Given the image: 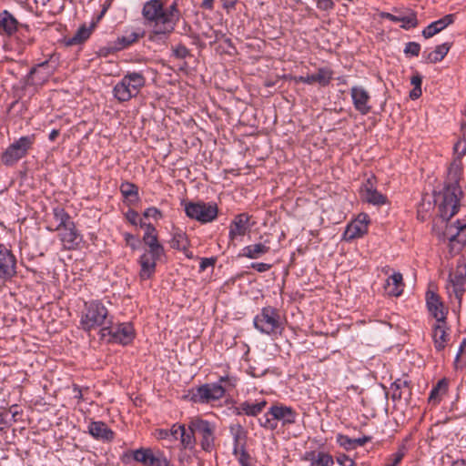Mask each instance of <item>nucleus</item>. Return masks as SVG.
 I'll return each instance as SVG.
<instances>
[{
	"label": "nucleus",
	"instance_id": "54",
	"mask_svg": "<svg viewBox=\"0 0 466 466\" xmlns=\"http://www.w3.org/2000/svg\"><path fill=\"white\" fill-rule=\"evenodd\" d=\"M421 76L419 74L412 76L410 83L414 87H421Z\"/></svg>",
	"mask_w": 466,
	"mask_h": 466
},
{
	"label": "nucleus",
	"instance_id": "48",
	"mask_svg": "<svg viewBox=\"0 0 466 466\" xmlns=\"http://www.w3.org/2000/svg\"><path fill=\"white\" fill-rule=\"evenodd\" d=\"M274 419H269L268 417H265L264 420H260V425L268 430H275L278 426L277 422Z\"/></svg>",
	"mask_w": 466,
	"mask_h": 466
},
{
	"label": "nucleus",
	"instance_id": "3",
	"mask_svg": "<svg viewBox=\"0 0 466 466\" xmlns=\"http://www.w3.org/2000/svg\"><path fill=\"white\" fill-rule=\"evenodd\" d=\"M145 77L142 74L133 72L127 74L122 80L114 87L115 97L126 102L131 97L137 96L140 89L145 86Z\"/></svg>",
	"mask_w": 466,
	"mask_h": 466
},
{
	"label": "nucleus",
	"instance_id": "19",
	"mask_svg": "<svg viewBox=\"0 0 466 466\" xmlns=\"http://www.w3.org/2000/svg\"><path fill=\"white\" fill-rule=\"evenodd\" d=\"M141 228H146V233L143 237L145 244L148 247L147 252L154 253L155 255H163L164 248L159 244L155 227L151 224H146L140 221Z\"/></svg>",
	"mask_w": 466,
	"mask_h": 466
},
{
	"label": "nucleus",
	"instance_id": "7",
	"mask_svg": "<svg viewBox=\"0 0 466 466\" xmlns=\"http://www.w3.org/2000/svg\"><path fill=\"white\" fill-rule=\"evenodd\" d=\"M108 311L106 308L98 301L86 303V311L81 318V325L84 329L90 330L97 327L110 323L107 320Z\"/></svg>",
	"mask_w": 466,
	"mask_h": 466
},
{
	"label": "nucleus",
	"instance_id": "60",
	"mask_svg": "<svg viewBox=\"0 0 466 466\" xmlns=\"http://www.w3.org/2000/svg\"><path fill=\"white\" fill-rule=\"evenodd\" d=\"M235 5V0H223V6L227 9L233 8Z\"/></svg>",
	"mask_w": 466,
	"mask_h": 466
},
{
	"label": "nucleus",
	"instance_id": "9",
	"mask_svg": "<svg viewBox=\"0 0 466 466\" xmlns=\"http://www.w3.org/2000/svg\"><path fill=\"white\" fill-rule=\"evenodd\" d=\"M157 440H180L181 446L184 449H193L196 444V439L192 433H187L184 424L175 423L169 430L158 429L154 433Z\"/></svg>",
	"mask_w": 466,
	"mask_h": 466
},
{
	"label": "nucleus",
	"instance_id": "22",
	"mask_svg": "<svg viewBox=\"0 0 466 466\" xmlns=\"http://www.w3.org/2000/svg\"><path fill=\"white\" fill-rule=\"evenodd\" d=\"M373 179L374 177L367 179V182L361 188V197L368 203L378 206L384 205L387 201V198L377 191L374 187Z\"/></svg>",
	"mask_w": 466,
	"mask_h": 466
},
{
	"label": "nucleus",
	"instance_id": "4",
	"mask_svg": "<svg viewBox=\"0 0 466 466\" xmlns=\"http://www.w3.org/2000/svg\"><path fill=\"white\" fill-rule=\"evenodd\" d=\"M438 238L447 242L451 256L458 254L466 245V224L459 220L456 224L445 225V230L438 234Z\"/></svg>",
	"mask_w": 466,
	"mask_h": 466
},
{
	"label": "nucleus",
	"instance_id": "51",
	"mask_svg": "<svg viewBox=\"0 0 466 466\" xmlns=\"http://www.w3.org/2000/svg\"><path fill=\"white\" fill-rule=\"evenodd\" d=\"M337 461L339 464H341L343 466H353L354 465V461L352 460H350L346 455H341V456L338 457Z\"/></svg>",
	"mask_w": 466,
	"mask_h": 466
},
{
	"label": "nucleus",
	"instance_id": "24",
	"mask_svg": "<svg viewBox=\"0 0 466 466\" xmlns=\"http://www.w3.org/2000/svg\"><path fill=\"white\" fill-rule=\"evenodd\" d=\"M268 413L276 420H281L283 425L293 424L296 421V412L290 407L283 405H273Z\"/></svg>",
	"mask_w": 466,
	"mask_h": 466
},
{
	"label": "nucleus",
	"instance_id": "47",
	"mask_svg": "<svg viewBox=\"0 0 466 466\" xmlns=\"http://www.w3.org/2000/svg\"><path fill=\"white\" fill-rule=\"evenodd\" d=\"M272 265L263 262H256L251 264V268L258 272H266L271 268Z\"/></svg>",
	"mask_w": 466,
	"mask_h": 466
},
{
	"label": "nucleus",
	"instance_id": "36",
	"mask_svg": "<svg viewBox=\"0 0 466 466\" xmlns=\"http://www.w3.org/2000/svg\"><path fill=\"white\" fill-rule=\"evenodd\" d=\"M267 401L261 400L258 402H249V401H244L239 404L238 410L243 412L244 414L248 416H257L259 414L263 409L266 407Z\"/></svg>",
	"mask_w": 466,
	"mask_h": 466
},
{
	"label": "nucleus",
	"instance_id": "20",
	"mask_svg": "<svg viewBox=\"0 0 466 466\" xmlns=\"http://www.w3.org/2000/svg\"><path fill=\"white\" fill-rule=\"evenodd\" d=\"M333 72L327 68L322 67L319 68L318 71L315 74L308 75L306 76H296L295 82L296 83H305L309 85H312L315 83H319L320 86H328L332 79Z\"/></svg>",
	"mask_w": 466,
	"mask_h": 466
},
{
	"label": "nucleus",
	"instance_id": "37",
	"mask_svg": "<svg viewBox=\"0 0 466 466\" xmlns=\"http://www.w3.org/2000/svg\"><path fill=\"white\" fill-rule=\"evenodd\" d=\"M170 246L173 248L186 251L189 246L187 234L183 230L176 228L170 240Z\"/></svg>",
	"mask_w": 466,
	"mask_h": 466
},
{
	"label": "nucleus",
	"instance_id": "33",
	"mask_svg": "<svg viewBox=\"0 0 466 466\" xmlns=\"http://www.w3.org/2000/svg\"><path fill=\"white\" fill-rule=\"evenodd\" d=\"M92 30L93 25L89 27L82 25L78 28V30L75 33L73 36L65 38L66 45L71 46L83 44L86 40L89 38Z\"/></svg>",
	"mask_w": 466,
	"mask_h": 466
},
{
	"label": "nucleus",
	"instance_id": "1",
	"mask_svg": "<svg viewBox=\"0 0 466 466\" xmlns=\"http://www.w3.org/2000/svg\"><path fill=\"white\" fill-rule=\"evenodd\" d=\"M146 20L154 24V35H167L174 31L179 18L180 12L177 3L164 8L161 0H150L144 5L142 10Z\"/></svg>",
	"mask_w": 466,
	"mask_h": 466
},
{
	"label": "nucleus",
	"instance_id": "45",
	"mask_svg": "<svg viewBox=\"0 0 466 466\" xmlns=\"http://www.w3.org/2000/svg\"><path fill=\"white\" fill-rule=\"evenodd\" d=\"M420 50V44H418L416 42H409L406 44L404 53L406 55L417 56H419Z\"/></svg>",
	"mask_w": 466,
	"mask_h": 466
},
{
	"label": "nucleus",
	"instance_id": "11",
	"mask_svg": "<svg viewBox=\"0 0 466 466\" xmlns=\"http://www.w3.org/2000/svg\"><path fill=\"white\" fill-rule=\"evenodd\" d=\"M34 143V137H22L11 144L3 153L2 161L5 165L11 166L24 157Z\"/></svg>",
	"mask_w": 466,
	"mask_h": 466
},
{
	"label": "nucleus",
	"instance_id": "21",
	"mask_svg": "<svg viewBox=\"0 0 466 466\" xmlns=\"http://www.w3.org/2000/svg\"><path fill=\"white\" fill-rule=\"evenodd\" d=\"M450 279L455 297L461 301L466 287V263L458 265L455 271L450 274Z\"/></svg>",
	"mask_w": 466,
	"mask_h": 466
},
{
	"label": "nucleus",
	"instance_id": "16",
	"mask_svg": "<svg viewBox=\"0 0 466 466\" xmlns=\"http://www.w3.org/2000/svg\"><path fill=\"white\" fill-rule=\"evenodd\" d=\"M354 108L361 115H367L371 110L370 105V96L369 92L362 86H352L350 89Z\"/></svg>",
	"mask_w": 466,
	"mask_h": 466
},
{
	"label": "nucleus",
	"instance_id": "53",
	"mask_svg": "<svg viewBox=\"0 0 466 466\" xmlns=\"http://www.w3.org/2000/svg\"><path fill=\"white\" fill-rule=\"evenodd\" d=\"M137 35L135 33H132L129 37H122L121 42L124 44V46H129L130 44L134 43L137 39Z\"/></svg>",
	"mask_w": 466,
	"mask_h": 466
},
{
	"label": "nucleus",
	"instance_id": "58",
	"mask_svg": "<svg viewBox=\"0 0 466 466\" xmlns=\"http://www.w3.org/2000/svg\"><path fill=\"white\" fill-rule=\"evenodd\" d=\"M125 239H126V242L127 245L131 246L132 248H135V238H134V236L129 234V233H127L125 234Z\"/></svg>",
	"mask_w": 466,
	"mask_h": 466
},
{
	"label": "nucleus",
	"instance_id": "57",
	"mask_svg": "<svg viewBox=\"0 0 466 466\" xmlns=\"http://www.w3.org/2000/svg\"><path fill=\"white\" fill-rule=\"evenodd\" d=\"M380 15H381V17L387 18L392 22H395V23L400 22V15H394L390 13H382Z\"/></svg>",
	"mask_w": 466,
	"mask_h": 466
},
{
	"label": "nucleus",
	"instance_id": "29",
	"mask_svg": "<svg viewBox=\"0 0 466 466\" xmlns=\"http://www.w3.org/2000/svg\"><path fill=\"white\" fill-rule=\"evenodd\" d=\"M88 432L97 440L110 441L114 439L115 433L107 425L102 421H93L88 426Z\"/></svg>",
	"mask_w": 466,
	"mask_h": 466
},
{
	"label": "nucleus",
	"instance_id": "5",
	"mask_svg": "<svg viewBox=\"0 0 466 466\" xmlns=\"http://www.w3.org/2000/svg\"><path fill=\"white\" fill-rule=\"evenodd\" d=\"M438 238L447 242L451 256L458 254L466 245V224L459 220L456 224L445 225V230L438 234Z\"/></svg>",
	"mask_w": 466,
	"mask_h": 466
},
{
	"label": "nucleus",
	"instance_id": "28",
	"mask_svg": "<svg viewBox=\"0 0 466 466\" xmlns=\"http://www.w3.org/2000/svg\"><path fill=\"white\" fill-rule=\"evenodd\" d=\"M249 217L247 214L238 215L232 221L229 228V238L244 236L248 230Z\"/></svg>",
	"mask_w": 466,
	"mask_h": 466
},
{
	"label": "nucleus",
	"instance_id": "39",
	"mask_svg": "<svg viewBox=\"0 0 466 466\" xmlns=\"http://www.w3.org/2000/svg\"><path fill=\"white\" fill-rule=\"evenodd\" d=\"M0 26L11 35L17 28V21L10 13L4 11L0 15Z\"/></svg>",
	"mask_w": 466,
	"mask_h": 466
},
{
	"label": "nucleus",
	"instance_id": "13",
	"mask_svg": "<svg viewBox=\"0 0 466 466\" xmlns=\"http://www.w3.org/2000/svg\"><path fill=\"white\" fill-rule=\"evenodd\" d=\"M133 459L143 466H171L169 461L160 452L150 449H138L133 452Z\"/></svg>",
	"mask_w": 466,
	"mask_h": 466
},
{
	"label": "nucleus",
	"instance_id": "31",
	"mask_svg": "<svg viewBox=\"0 0 466 466\" xmlns=\"http://www.w3.org/2000/svg\"><path fill=\"white\" fill-rule=\"evenodd\" d=\"M454 21L453 15H446L442 18L432 22L424 30L422 31V35L425 38L432 37L437 33L441 32L442 29L447 27L449 25L452 24Z\"/></svg>",
	"mask_w": 466,
	"mask_h": 466
},
{
	"label": "nucleus",
	"instance_id": "43",
	"mask_svg": "<svg viewBox=\"0 0 466 466\" xmlns=\"http://www.w3.org/2000/svg\"><path fill=\"white\" fill-rule=\"evenodd\" d=\"M122 194L126 197L137 196V187L132 183H123L120 187Z\"/></svg>",
	"mask_w": 466,
	"mask_h": 466
},
{
	"label": "nucleus",
	"instance_id": "56",
	"mask_svg": "<svg viewBox=\"0 0 466 466\" xmlns=\"http://www.w3.org/2000/svg\"><path fill=\"white\" fill-rule=\"evenodd\" d=\"M421 96V87H413V89L410 93V97L411 99H417Z\"/></svg>",
	"mask_w": 466,
	"mask_h": 466
},
{
	"label": "nucleus",
	"instance_id": "18",
	"mask_svg": "<svg viewBox=\"0 0 466 466\" xmlns=\"http://www.w3.org/2000/svg\"><path fill=\"white\" fill-rule=\"evenodd\" d=\"M103 330H108L113 339L123 345L130 343L134 338V329L129 323H122L116 327H105Z\"/></svg>",
	"mask_w": 466,
	"mask_h": 466
},
{
	"label": "nucleus",
	"instance_id": "44",
	"mask_svg": "<svg viewBox=\"0 0 466 466\" xmlns=\"http://www.w3.org/2000/svg\"><path fill=\"white\" fill-rule=\"evenodd\" d=\"M454 154L460 160L466 154V140L459 139L453 147Z\"/></svg>",
	"mask_w": 466,
	"mask_h": 466
},
{
	"label": "nucleus",
	"instance_id": "38",
	"mask_svg": "<svg viewBox=\"0 0 466 466\" xmlns=\"http://www.w3.org/2000/svg\"><path fill=\"white\" fill-rule=\"evenodd\" d=\"M451 48V44L444 43L442 45H439L435 47V49L430 52L426 57V61L428 63H437L441 61L444 56L448 54Z\"/></svg>",
	"mask_w": 466,
	"mask_h": 466
},
{
	"label": "nucleus",
	"instance_id": "6",
	"mask_svg": "<svg viewBox=\"0 0 466 466\" xmlns=\"http://www.w3.org/2000/svg\"><path fill=\"white\" fill-rule=\"evenodd\" d=\"M461 195V191L457 183L445 187L443 192L440 195L442 198L439 204L441 223H446L457 214L460 207Z\"/></svg>",
	"mask_w": 466,
	"mask_h": 466
},
{
	"label": "nucleus",
	"instance_id": "14",
	"mask_svg": "<svg viewBox=\"0 0 466 466\" xmlns=\"http://www.w3.org/2000/svg\"><path fill=\"white\" fill-rule=\"evenodd\" d=\"M16 274V258L12 252L0 245V278L10 279Z\"/></svg>",
	"mask_w": 466,
	"mask_h": 466
},
{
	"label": "nucleus",
	"instance_id": "30",
	"mask_svg": "<svg viewBox=\"0 0 466 466\" xmlns=\"http://www.w3.org/2000/svg\"><path fill=\"white\" fill-rule=\"evenodd\" d=\"M427 306L430 312L436 319V321H442L446 319L444 306L440 301L439 297L433 292L427 293Z\"/></svg>",
	"mask_w": 466,
	"mask_h": 466
},
{
	"label": "nucleus",
	"instance_id": "59",
	"mask_svg": "<svg viewBox=\"0 0 466 466\" xmlns=\"http://www.w3.org/2000/svg\"><path fill=\"white\" fill-rule=\"evenodd\" d=\"M214 0H203L201 6L205 9L211 10L213 8Z\"/></svg>",
	"mask_w": 466,
	"mask_h": 466
},
{
	"label": "nucleus",
	"instance_id": "25",
	"mask_svg": "<svg viewBox=\"0 0 466 466\" xmlns=\"http://www.w3.org/2000/svg\"><path fill=\"white\" fill-rule=\"evenodd\" d=\"M162 255H155L154 253L146 251L139 259V264L141 267L140 269V277L143 279H149L156 268V262L160 258Z\"/></svg>",
	"mask_w": 466,
	"mask_h": 466
},
{
	"label": "nucleus",
	"instance_id": "63",
	"mask_svg": "<svg viewBox=\"0 0 466 466\" xmlns=\"http://www.w3.org/2000/svg\"><path fill=\"white\" fill-rule=\"evenodd\" d=\"M451 466H466V462L463 460H458L453 461Z\"/></svg>",
	"mask_w": 466,
	"mask_h": 466
},
{
	"label": "nucleus",
	"instance_id": "10",
	"mask_svg": "<svg viewBox=\"0 0 466 466\" xmlns=\"http://www.w3.org/2000/svg\"><path fill=\"white\" fill-rule=\"evenodd\" d=\"M188 218L201 223H209L218 217V209L215 203L189 202L185 207Z\"/></svg>",
	"mask_w": 466,
	"mask_h": 466
},
{
	"label": "nucleus",
	"instance_id": "8",
	"mask_svg": "<svg viewBox=\"0 0 466 466\" xmlns=\"http://www.w3.org/2000/svg\"><path fill=\"white\" fill-rule=\"evenodd\" d=\"M254 326L262 333L268 335L277 333L280 327V317L278 310L272 307H265L254 319Z\"/></svg>",
	"mask_w": 466,
	"mask_h": 466
},
{
	"label": "nucleus",
	"instance_id": "46",
	"mask_svg": "<svg viewBox=\"0 0 466 466\" xmlns=\"http://www.w3.org/2000/svg\"><path fill=\"white\" fill-rule=\"evenodd\" d=\"M145 218H153L154 219L157 220L162 218V213L159 209L157 208H148L144 212Z\"/></svg>",
	"mask_w": 466,
	"mask_h": 466
},
{
	"label": "nucleus",
	"instance_id": "26",
	"mask_svg": "<svg viewBox=\"0 0 466 466\" xmlns=\"http://www.w3.org/2000/svg\"><path fill=\"white\" fill-rule=\"evenodd\" d=\"M72 221L70 216L63 208H56L53 210L47 228L51 231H60Z\"/></svg>",
	"mask_w": 466,
	"mask_h": 466
},
{
	"label": "nucleus",
	"instance_id": "55",
	"mask_svg": "<svg viewBox=\"0 0 466 466\" xmlns=\"http://www.w3.org/2000/svg\"><path fill=\"white\" fill-rule=\"evenodd\" d=\"M215 260L213 258H203L200 262V269L204 270L208 266L213 265Z\"/></svg>",
	"mask_w": 466,
	"mask_h": 466
},
{
	"label": "nucleus",
	"instance_id": "52",
	"mask_svg": "<svg viewBox=\"0 0 466 466\" xmlns=\"http://www.w3.org/2000/svg\"><path fill=\"white\" fill-rule=\"evenodd\" d=\"M127 218L131 224L137 225L138 214H137V212H136L134 210H130L127 213Z\"/></svg>",
	"mask_w": 466,
	"mask_h": 466
},
{
	"label": "nucleus",
	"instance_id": "42",
	"mask_svg": "<svg viewBox=\"0 0 466 466\" xmlns=\"http://www.w3.org/2000/svg\"><path fill=\"white\" fill-rule=\"evenodd\" d=\"M448 384L442 380L438 382L435 388L431 390L430 394V400H436L440 394H444L447 391Z\"/></svg>",
	"mask_w": 466,
	"mask_h": 466
},
{
	"label": "nucleus",
	"instance_id": "61",
	"mask_svg": "<svg viewBox=\"0 0 466 466\" xmlns=\"http://www.w3.org/2000/svg\"><path fill=\"white\" fill-rule=\"evenodd\" d=\"M460 138L462 140H466V121L461 124Z\"/></svg>",
	"mask_w": 466,
	"mask_h": 466
},
{
	"label": "nucleus",
	"instance_id": "35",
	"mask_svg": "<svg viewBox=\"0 0 466 466\" xmlns=\"http://www.w3.org/2000/svg\"><path fill=\"white\" fill-rule=\"evenodd\" d=\"M369 441H370V437H362L358 439H350L346 435L343 434H338L337 436V442L343 447L346 450H354L358 446H363L366 444Z\"/></svg>",
	"mask_w": 466,
	"mask_h": 466
},
{
	"label": "nucleus",
	"instance_id": "12",
	"mask_svg": "<svg viewBox=\"0 0 466 466\" xmlns=\"http://www.w3.org/2000/svg\"><path fill=\"white\" fill-rule=\"evenodd\" d=\"M225 389L218 383H206L201 385L192 394L194 402L210 403L218 400L225 396Z\"/></svg>",
	"mask_w": 466,
	"mask_h": 466
},
{
	"label": "nucleus",
	"instance_id": "50",
	"mask_svg": "<svg viewBox=\"0 0 466 466\" xmlns=\"http://www.w3.org/2000/svg\"><path fill=\"white\" fill-rule=\"evenodd\" d=\"M392 457H393L392 463L388 464L386 466H397L401 461V460L403 459L404 451L402 450H400L396 453H394L392 455Z\"/></svg>",
	"mask_w": 466,
	"mask_h": 466
},
{
	"label": "nucleus",
	"instance_id": "23",
	"mask_svg": "<svg viewBox=\"0 0 466 466\" xmlns=\"http://www.w3.org/2000/svg\"><path fill=\"white\" fill-rule=\"evenodd\" d=\"M431 337L434 347L437 351H441L450 340V335L447 331L446 321H436L432 326Z\"/></svg>",
	"mask_w": 466,
	"mask_h": 466
},
{
	"label": "nucleus",
	"instance_id": "15",
	"mask_svg": "<svg viewBox=\"0 0 466 466\" xmlns=\"http://www.w3.org/2000/svg\"><path fill=\"white\" fill-rule=\"evenodd\" d=\"M59 238L63 248L67 250L76 249L82 241V237L76 230L74 221L59 231Z\"/></svg>",
	"mask_w": 466,
	"mask_h": 466
},
{
	"label": "nucleus",
	"instance_id": "2",
	"mask_svg": "<svg viewBox=\"0 0 466 466\" xmlns=\"http://www.w3.org/2000/svg\"><path fill=\"white\" fill-rule=\"evenodd\" d=\"M187 427V433H192L195 439L196 435L199 438L200 445L204 451H211L215 448L216 426L214 423L200 418H193Z\"/></svg>",
	"mask_w": 466,
	"mask_h": 466
},
{
	"label": "nucleus",
	"instance_id": "34",
	"mask_svg": "<svg viewBox=\"0 0 466 466\" xmlns=\"http://www.w3.org/2000/svg\"><path fill=\"white\" fill-rule=\"evenodd\" d=\"M305 460L310 461L311 466H330L333 464L332 456L325 452H308Z\"/></svg>",
	"mask_w": 466,
	"mask_h": 466
},
{
	"label": "nucleus",
	"instance_id": "27",
	"mask_svg": "<svg viewBox=\"0 0 466 466\" xmlns=\"http://www.w3.org/2000/svg\"><path fill=\"white\" fill-rule=\"evenodd\" d=\"M404 282L402 274L394 272L390 275L384 285V290L389 296L399 297L402 294Z\"/></svg>",
	"mask_w": 466,
	"mask_h": 466
},
{
	"label": "nucleus",
	"instance_id": "49",
	"mask_svg": "<svg viewBox=\"0 0 466 466\" xmlns=\"http://www.w3.org/2000/svg\"><path fill=\"white\" fill-rule=\"evenodd\" d=\"M317 6L321 10L327 11L333 8L334 3L332 0H318Z\"/></svg>",
	"mask_w": 466,
	"mask_h": 466
},
{
	"label": "nucleus",
	"instance_id": "64",
	"mask_svg": "<svg viewBox=\"0 0 466 466\" xmlns=\"http://www.w3.org/2000/svg\"><path fill=\"white\" fill-rule=\"evenodd\" d=\"M74 390L76 392V394L75 395L76 398L81 400L82 399V392H81V390L77 387V386H75L74 388Z\"/></svg>",
	"mask_w": 466,
	"mask_h": 466
},
{
	"label": "nucleus",
	"instance_id": "40",
	"mask_svg": "<svg viewBox=\"0 0 466 466\" xmlns=\"http://www.w3.org/2000/svg\"><path fill=\"white\" fill-rule=\"evenodd\" d=\"M230 431L234 436L235 441V448L234 451H237L239 447L242 448L243 441L246 438V432L243 427L240 424H235L230 427Z\"/></svg>",
	"mask_w": 466,
	"mask_h": 466
},
{
	"label": "nucleus",
	"instance_id": "41",
	"mask_svg": "<svg viewBox=\"0 0 466 466\" xmlns=\"http://www.w3.org/2000/svg\"><path fill=\"white\" fill-rule=\"evenodd\" d=\"M400 22L402 23L401 27L405 29L416 27L418 25L416 15L413 12H410L407 15H400Z\"/></svg>",
	"mask_w": 466,
	"mask_h": 466
},
{
	"label": "nucleus",
	"instance_id": "62",
	"mask_svg": "<svg viewBox=\"0 0 466 466\" xmlns=\"http://www.w3.org/2000/svg\"><path fill=\"white\" fill-rule=\"evenodd\" d=\"M59 136V130L53 129L51 133L49 134V139L51 141H54L57 137Z\"/></svg>",
	"mask_w": 466,
	"mask_h": 466
},
{
	"label": "nucleus",
	"instance_id": "17",
	"mask_svg": "<svg viewBox=\"0 0 466 466\" xmlns=\"http://www.w3.org/2000/svg\"><path fill=\"white\" fill-rule=\"evenodd\" d=\"M369 216L360 214L355 220L350 222L344 232V238L351 240L362 237L368 230Z\"/></svg>",
	"mask_w": 466,
	"mask_h": 466
},
{
	"label": "nucleus",
	"instance_id": "32",
	"mask_svg": "<svg viewBox=\"0 0 466 466\" xmlns=\"http://www.w3.org/2000/svg\"><path fill=\"white\" fill-rule=\"evenodd\" d=\"M268 243V241H265L264 243L248 245L243 248L240 256L250 259H258L269 251L270 248Z\"/></svg>",
	"mask_w": 466,
	"mask_h": 466
}]
</instances>
